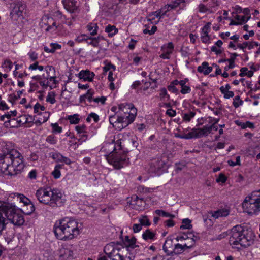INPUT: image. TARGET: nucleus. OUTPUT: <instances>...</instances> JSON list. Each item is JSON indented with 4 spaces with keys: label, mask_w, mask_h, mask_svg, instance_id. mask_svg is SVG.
I'll return each instance as SVG.
<instances>
[{
    "label": "nucleus",
    "mask_w": 260,
    "mask_h": 260,
    "mask_svg": "<svg viewBox=\"0 0 260 260\" xmlns=\"http://www.w3.org/2000/svg\"><path fill=\"white\" fill-rule=\"evenodd\" d=\"M35 209L34 204L30 202L26 205H23L21 210L24 214L30 215L35 211Z\"/></svg>",
    "instance_id": "obj_26"
},
{
    "label": "nucleus",
    "mask_w": 260,
    "mask_h": 260,
    "mask_svg": "<svg viewBox=\"0 0 260 260\" xmlns=\"http://www.w3.org/2000/svg\"><path fill=\"white\" fill-rule=\"evenodd\" d=\"M44 69H45L46 72V75H50L52 73H55V69L51 66H47Z\"/></svg>",
    "instance_id": "obj_63"
},
{
    "label": "nucleus",
    "mask_w": 260,
    "mask_h": 260,
    "mask_svg": "<svg viewBox=\"0 0 260 260\" xmlns=\"http://www.w3.org/2000/svg\"><path fill=\"white\" fill-rule=\"evenodd\" d=\"M24 168L23 157L16 149H12L0 157V172L5 175H16Z\"/></svg>",
    "instance_id": "obj_1"
},
{
    "label": "nucleus",
    "mask_w": 260,
    "mask_h": 260,
    "mask_svg": "<svg viewBox=\"0 0 260 260\" xmlns=\"http://www.w3.org/2000/svg\"><path fill=\"white\" fill-rule=\"evenodd\" d=\"M192 228L191 220L188 218L184 219L182 221V225L180 226L181 229H190Z\"/></svg>",
    "instance_id": "obj_36"
},
{
    "label": "nucleus",
    "mask_w": 260,
    "mask_h": 260,
    "mask_svg": "<svg viewBox=\"0 0 260 260\" xmlns=\"http://www.w3.org/2000/svg\"><path fill=\"white\" fill-rule=\"evenodd\" d=\"M78 114H74L73 115H70L68 116V120L70 121L71 124H77L79 122L80 118Z\"/></svg>",
    "instance_id": "obj_40"
},
{
    "label": "nucleus",
    "mask_w": 260,
    "mask_h": 260,
    "mask_svg": "<svg viewBox=\"0 0 260 260\" xmlns=\"http://www.w3.org/2000/svg\"><path fill=\"white\" fill-rule=\"evenodd\" d=\"M118 29L114 25H108L105 28V32L108 34V36L111 37L118 32Z\"/></svg>",
    "instance_id": "obj_31"
},
{
    "label": "nucleus",
    "mask_w": 260,
    "mask_h": 260,
    "mask_svg": "<svg viewBox=\"0 0 260 260\" xmlns=\"http://www.w3.org/2000/svg\"><path fill=\"white\" fill-rule=\"evenodd\" d=\"M35 196L40 203L52 208L62 207L67 201L66 196L57 188L41 187L36 191Z\"/></svg>",
    "instance_id": "obj_4"
},
{
    "label": "nucleus",
    "mask_w": 260,
    "mask_h": 260,
    "mask_svg": "<svg viewBox=\"0 0 260 260\" xmlns=\"http://www.w3.org/2000/svg\"><path fill=\"white\" fill-rule=\"evenodd\" d=\"M175 244L173 239L170 237L167 238L163 245V250L167 255H173V252H174Z\"/></svg>",
    "instance_id": "obj_16"
},
{
    "label": "nucleus",
    "mask_w": 260,
    "mask_h": 260,
    "mask_svg": "<svg viewBox=\"0 0 260 260\" xmlns=\"http://www.w3.org/2000/svg\"><path fill=\"white\" fill-rule=\"evenodd\" d=\"M126 250L121 245L111 242L104 247V252L109 260H134V253L128 254Z\"/></svg>",
    "instance_id": "obj_5"
},
{
    "label": "nucleus",
    "mask_w": 260,
    "mask_h": 260,
    "mask_svg": "<svg viewBox=\"0 0 260 260\" xmlns=\"http://www.w3.org/2000/svg\"><path fill=\"white\" fill-rule=\"evenodd\" d=\"M60 256L64 259H69L73 257V251L69 248H63L60 249Z\"/></svg>",
    "instance_id": "obj_23"
},
{
    "label": "nucleus",
    "mask_w": 260,
    "mask_h": 260,
    "mask_svg": "<svg viewBox=\"0 0 260 260\" xmlns=\"http://www.w3.org/2000/svg\"><path fill=\"white\" fill-rule=\"evenodd\" d=\"M108 162L112 165L115 169H120L127 164L128 159L125 154L114 153L107 157Z\"/></svg>",
    "instance_id": "obj_8"
},
{
    "label": "nucleus",
    "mask_w": 260,
    "mask_h": 260,
    "mask_svg": "<svg viewBox=\"0 0 260 260\" xmlns=\"http://www.w3.org/2000/svg\"><path fill=\"white\" fill-rule=\"evenodd\" d=\"M44 68L42 66L39 65V63L38 61H36L33 64H31L29 67V69L31 70H35L38 69L40 71H43Z\"/></svg>",
    "instance_id": "obj_50"
},
{
    "label": "nucleus",
    "mask_w": 260,
    "mask_h": 260,
    "mask_svg": "<svg viewBox=\"0 0 260 260\" xmlns=\"http://www.w3.org/2000/svg\"><path fill=\"white\" fill-rule=\"evenodd\" d=\"M157 12L156 11L155 12H152L150 13L149 16L147 17V20L151 22V23H158L160 19L161 18V17H158L156 15V13Z\"/></svg>",
    "instance_id": "obj_27"
},
{
    "label": "nucleus",
    "mask_w": 260,
    "mask_h": 260,
    "mask_svg": "<svg viewBox=\"0 0 260 260\" xmlns=\"http://www.w3.org/2000/svg\"><path fill=\"white\" fill-rule=\"evenodd\" d=\"M64 8L71 13L78 11V6L75 0H63L62 1Z\"/></svg>",
    "instance_id": "obj_15"
},
{
    "label": "nucleus",
    "mask_w": 260,
    "mask_h": 260,
    "mask_svg": "<svg viewBox=\"0 0 260 260\" xmlns=\"http://www.w3.org/2000/svg\"><path fill=\"white\" fill-rule=\"evenodd\" d=\"M196 113L193 111H190L188 113H184L183 114L182 118L183 120L187 122L190 121L191 119L194 117Z\"/></svg>",
    "instance_id": "obj_42"
},
{
    "label": "nucleus",
    "mask_w": 260,
    "mask_h": 260,
    "mask_svg": "<svg viewBox=\"0 0 260 260\" xmlns=\"http://www.w3.org/2000/svg\"><path fill=\"white\" fill-rule=\"evenodd\" d=\"M15 6L11 11L10 13V15L12 17L16 15L18 17H19L22 15V11L21 10L20 7H22V2H17L14 3Z\"/></svg>",
    "instance_id": "obj_20"
},
{
    "label": "nucleus",
    "mask_w": 260,
    "mask_h": 260,
    "mask_svg": "<svg viewBox=\"0 0 260 260\" xmlns=\"http://www.w3.org/2000/svg\"><path fill=\"white\" fill-rule=\"evenodd\" d=\"M250 16L246 18L245 16H240L239 15H236L235 17V19L238 21V22L239 23V24L246 22L250 19Z\"/></svg>",
    "instance_id": "obj_44"
},
{
    "label": "nucleus",
    "mask_w": 260,
    "mask_h": 260,
    "mask_svg": "<svg viewBox=\"0 0 260 260\" xmlns=\"http://www.w3.org/2000/svg\"><path fill=\"white\" fill-rule=\"evenodd\" d=\"M191 134L193 138H197L202 137L204 136H208L211 133L210 128L209 125H205L203 128H193L192 129Z\"/></svg>",
    "instance_id": "obj_13"
},
{
    "label": "nucleus",
    "mask_w": 260,
    "mask_h": 260,
    "mask_svg": "<svg viewBox=\"0 0 260 260\" xmlns=\"http://www.w3.org/2000/svg\"><path fill=\"white\" fill-rule=\"evenodd\" d=\"M88 37H89L86 35L82 34L77 37L76 39V41L79 43H81L83 41H85L86 42Z\"/></svg>",
    "instance_id": "obj_62"
},
{
    "label": "nucleus",
    "mask_w": 260,
    "mask_h": 260,
    "mask_svg": "<svg viewBox=\"0 0 260 260\" xmlns=\"http://www.w3.org/2000/svg\"><path fill=\"white\" fill-rule=\"evenodd\" d=\"M75 129L78 134H79L80 133H85V131L87 130V127L85 124H82L76 126Z\"/></svg>",
    "instance_id": "obj_54"
},
{
    "label": "nucleus",
    "mask_w": 260,
    "mask_h": 260,
    "mask_svg": "<svg viewBox=\"0 0 260 260\" xmlns=\"http://www.w3.org/2000/svg\"><path fill=\"white\" fill-rule=\"evenodd\" d=\"M212 67L209 66L207 62H203L202 64L198 67V71L199 73H203L204 75H208L212 71Z\"/></svg>",
    "instance_id": "obj_19"
},
{
    "label": "nucleus",
    "mask_w": 260,
    "mask_h": 260,
    "mask_svg": "<svg viewBox=\"0 0 260 260\" xmlns=\"http://www.w3.org/2000/svg\"><path fill=\"white\" fill-rule=\"evenodd\" d=\"M220 90L221 92L224 94V98L225 99L232 98L234 95V93L233 91L230 90L225 91L224 89V86L220 87Z\"/></svg>",
    "instance_id": "obj_41"
},
{
    "label": "nucleus",
    "mask_w": 260,
    "mask_h": 260,
    "mask_svg": "<svg viewBox=\"0 0 260 260\" xmlns=\"http://www.w3.org/2000/svg\"><path fill=\"white\" fill-rule=\"evenodd\" d=\"M115 70V67L111 63H108L106 64L104 67H103V72L104 74H105V73L107 72H109L110 71H113Z\"/></svg>",
    "instance_id": "obj_52"
},
{
    "label": "nucleus",
    "mask_w": 260,
    "mask_h": 260,
    "mask_svg": "<svg viewBox=\"0 0 260 260\" xmlns=\"http://www.w3.org/2000/svg\"><path fill=\"white\" fill-rule=\"evenodd\" d=\"M162 156H158L152 159L150 162L149 170L151 172L159 174L161 170H164L166 162Z\"/></svg>",
    "instance_id": "obj_9"
},
{
    "label": "nucleus",
    "mask_w": 260,
    "mask_h": 260,
    "mask_svg": "<svg viewBox=\"0 0 260 260\" xmlns=\"http://www.w3.org/2000/svg\"><path fill=\"white\" fill-rule=\"evenodd\" d=\"M240 72L239 76L241 77L247 76L248 77H251L253 75V72L252 71H248V69L246 67L242 68Z\"/></svg>",
    "instance_id": "obj_37"
},
{
    "label": "nucleus",
    "mask_w": 260,
    "mask_h": 260,
    "mask_svg": "<svg viewBox=\"0 0 260 260\" xmlns=\"http://www.w3.org/2000/svg\"><path fill=\"white\" fill-rule=\"evenodd\" d=\"M23 91V90H19L17 92V95H16L15 94H13L10 95V101L11 102H15L17 101L18 99L20 98L21 95L22 94Z\"/></svg>",
    "instance_id": "obj_49"
},
{
    "label": "nucleus",
    "mask_w": 260,
    "mask_h": 260,
    "mask_svg": "<svg viewBox=\"0 0 260 260\" xmlns=\"http://www.w3.org/2000/svg\"><path fill=\"white\" fill-rule=\"evenodd\" d=\"M184 251L183 246L182 244L179 243L175 244L174 247V252H173V254H178L181 253Z\"/></svg>",
    "instance_id": "obj_48"
},
{
    "label": "nucleus",
    "mask_w": 260,
    "mask_h": 260,
    "mask_svg": "<svg viewBox=\"0 0 260 260\" xmlns=\"http://www.w3.org/2000/svg\"><path fill=\"white\" fill-rule=\"evenodd\" d=\"M155 212L157 215L162 217H169L170 218H174L175 217V215L168 213L162 210H156Z\"/></svg>",
    "instance_id": "obj_35"
},
{
    "label": "nucleus",
    "mask_w": 260,
    "mask_h": 260,
    "mask_svg": "<svg viewBox=\"0 0 260 260\" xmlns=\"http://www.w3.org/2000/svg\"><path fill=\"white\" fill-rule=\"evenodd\" d=\"M175 9L171 5V4H168L165 5L164 6L161 7V9L157 10V12L156 14L158 15V17H161V18L164 17L165 15H166L167 13L171 10Z\"/></svg>",
    "instance_id": "obj_21"
},
{
    "label": "nucleus",
    "mask_w": 260,
    "mask_h": 260,
    "mask_svg": "<svg viewBox=\"0 0 260 260\" xmlns=\"http://www.w3.org/2000/svg\"><path fill=\"white\" fill-rule=\"evenodd\" d=\"M43 77L45 80L49 79L50 81H52L55 84L57 83V81L56 80V76L55 75V74H54L53 76H51V75H45L44 74Z\"/></svg>",
    "instance_id": "obj_58"
},
{
    "label": "nucleus",
    "mask_w": 260,
    "mask_h": 260,
    "mask_svg": "<svg viewBox=\"0 0 260 260\" xmlns=\"http://www.w3.org/2000/svg\"><path fill=\"white\" fill-rule=\"evenodd\" d=\"M174 48V45L172 42H169L167 45H163L161 48L162 53L159 56L162 59H170V55L172 53Z\"/></svg>",
    "instance_id": "obj_14"
},
{
    "label": "nucleus",
    "mask_w": 260,
    "mask_h": 260,
    "mask_svg": "<svg viewBox=\"0 0 260 260\" xmlns=\"http://www.w3.org/2000/svg\"><path fill=\"white\" fill-rule=\"evenodd\" d=\"M46 141L51 144H55L57 143V140L55 137L53 135L48 136L46 138Z\"/></svg>",
    "instance_id": "obj_56"
},
{
    "label": "nucleus",
    "mask_w": 260,
    "mask_h": 260,
    "mask_svg": "<svg viewBox=\"0 0 260 260\" xmlns=\"http://www.w3.org/2000/svg\"><path fill=\"white\" fill-rule=\"evenodd\" d=\"M135 110H132V113L129 114L128 116L119 114V125L117 128L122 129L126 127L129 124L132 123L135 119Z\"/></svg>",
    "instance_id": "obj_10"
},
{
    "label": "nucleus",
    "mask_w": 260,
    "mask_h": 260,
    "mask_svg": "<svg viewBox=\"0 0 260 260\" xmlns=\"http://www.w3.org/2000/svg\"><path fill=\"white\" fill-rule=\"evenodd\" d=\"M51 126L52 127L53 132L54 133H60L62 132V128L56 123L51 124Z\"/></svg>",
    "instance_id": "obj_60"
},
{
    "label": "nucleus",
    "mask_w": 260,
    "mask_h": 260,
    "mask_svg": "<svg viewBox=\"0 0 260 260\" xmlns=\"http://www.w3.org/2000/svg\"><path fill=\"white\" fill-rule=\"evenodd\" d=\"M229 243L233 248L239 250L247 247L253 243L255 235L251 230L240 225L234 226L229 232Z\"/></svg>",
    "instance_id": "obj_3"
},
{
    "label": "nucleus",
    "mask_w": 260,
    "mask_h": 260,
    "mask_svg": "<svg viewBox=\"0 0 260 260\" xmlns=\"http://www.w3.org/2000/svg\"><path fill=\"white\" fill-rule=\"evenodd\" d=\"M3 213L1 208L0 210V234H1L2 232L6 229V226L7 224V220L3 216Z\"/></svg>",
    "instance_id": "obj_33"
},
{
    "label": "nucleus",
    "mask_w": 260,
    "mask_h": 260,
    "mask_svg": "<svg viewBox=\"0 0 260 260\" xmlns=\"http://www.w3.org/2000/svg\"><path fill=\"white\" fill-rule=\"evenodd\" d=\"M94 93V91L91 89H88L87 90V92L85 93L86 98L88 99V100L89 102H92L93 99H94V98H93V95Z\"/></svg>",
    "instance_id": "obj_55"
},
{
    "label": "nucleus",
    "mask_w": 260,
    "mask_h": 260,
    "mask_svg": "<svg viewBox=\"0 0 260 260\" xmlns=\"http://www.w3.org/2000/svg\"><path fill=\"white\" fill-rule=\"evenodd\" d=\"M82 224L77 220L69 217H64L57 221L53 228L54 233L58 239L72 240L80 233Z\"/></svg>",
    "instance_id": "obj_2"
},
{
    "label": "nucleus",
    "mask_w": 260,
    "mask_h": 260,
    "mask_svg": "<svg viewBox=\"0 0 260 260\" xmlns=\"http://www.w3.org/2000/svg\"><path fill=\"white\" fill-rule=\"evenodd\" d=\"M2 211L7 217V219L15 225L20 226L24 223V219L23 215L15 206L6 204L2 206Z\"/></svg>",
    "instance_id": "obj_7"
},
{
    "label": "nucleus",
    "mask_w": 260,
    "mask_h": 260,
    "mask_svg": "<svg viewBox=\"0 0 260 260\" xmlns=\"http://www.w3.org/2000/svg\"><path fill=\"white\" fill-rule=\"evenodd\" d=\"M236 123L237 125L240 126L241 127V128H242V129H245L247 127H248L250 128H254L253 123L250 121H246V122H240L239 121H236Z\"/></svg>",
    "instance_id": "obj_34"
},
{
    "label": "nucleus",
    "mask_w": 260,
    "mask_h": 260,
    "mask_svg": "<svg viewBox=\"0 0 260 260\" xmlns=\"http://www.w3.org/2000/svg\"><path fill=\"white\" fill-rule=\"evenodd\" d=\"M156 234L150 229L146 230L142 234V238L145 241L153 240L155 239Z\"/></svg>",
    "instance_id": "obj_22"
},
{
    "label": "nucleus",
    "mask_w": 260,
    "mask_h": 260,
    "mask_svg": "<svg viewBox=\"0 0 260 260\" xmlns=\"http://www.w3.org/2000/svg\"><path fill=\"white\" fill-rule=\"evenodd\" d=\"M135 110V116L137 115V110L132 104H121L118 105V110L117 111V113L122 115L128 116V115L132 113V110Z\"/></svg>",
    "instance_id": "obj_12"
},
{
    "label": "nucleus",
    "mask_w": 260,
    "mask_h": 260,
    "mask_svg": "<svg viewBox=\"0 0 260 260\" xmlns=\"http://www.w3.org/2000/svg\"><path fill=\"white\" fill-rule=\"evenodd\" d=\"M95 74L89 70H81L77 75V76L84 81L91 82L93 81Z\"/></svg>",
    "instance_id": "obj_17"
},
{
    "label": "nucleus",
    "mask_w": 260,
    "mask_h": 260,
    "mask_svg": "<svg viewBox=\"0 0 260 260\" xmlns=\"http://www.w3.org/2000/svg\"><path fill=\"white\" fill-rule=\"evenodd\" d=\"M143 203L142 199L139 198L137 196H134L132 198L129 204L133 208L138 210L140 207L143 206Z\"/></svg>",
    "instance_id": "obj_18"
},
{
    "label": "nucleus",
    "mask_w": 260,
    "mask_h": 260,
    "mask_svg": "<svg viewBox=\"0 0 260 260\" xmlns=\"http://www.w3.org/2000/svg\"><path fill=\"white\" fill-rule=\"evenodd\" d=\"M229 214V210L226 209H222L218 210L213 214V216L216 218H218L220 217H225Z\"/></svg>",
    "instance_id": "obj_28"
},
{
    "label": "nucleus",
    "mask_w": 260,
    "mask_h": 260,
    "mask_svg": "<svg viewBox=\"0 0 260 260\" xmlns=\"http://www.w3.org/2000/svg\"><path fill=\"white\" fill-rule=\"evenodd\" d=\"M20 118L24 119V123L32 122L34 120V118L32 116L29 115L21 116Z\"/></svg>",
    "instance_id": "obj_57"
},
{
    "label": "nucleus",
    "mask_w": 260,
    "mask_h": 260,
    "mask_svg": "<svg viewBox=\"0 0 260 260\" xmlns=\"http://www.w3.org/2000/svg\"><path fill=\"white\" fill-rule=\"evenodd\" d=\"M180 52L182 56L185 57H188L190 55L189 48L188 47H182L180 50Z\"/></svg>",
    "instance_id": "obj_61"
},
{
    "label": "nucleus",
    "mask_w": 260,
    "mask_h": 260,
    "mask_svg": "<svg viewBox=\"0 0 260 260\" xmlns=\"http://www.w3.org/2000/svg\"><path fill=\"white\" fill-rule=\"evenodd\" d=\"M242 208L248 214L257 215L260 212V190L247 196L242 203Z\"/></svg>",
    "instance_id": "obj_6"
},
{
    "label": "nucleus",
    "mask_w": 260,
    "mask_h": 260,
    "mask_svg": "<svg viewBox=\"0 0 260 260\" xmlns=\"http://www.w3.org/2000/svg\"><path fill=\"white\" fill-rule=\"evenodd\" d=\"M185 0H171V2L170 4L173 7L174 9H176L177 7L180 6L181 4H182V6H181L180 10H183L186 7V5L185 4Z\"/></svg>",
    "instance_id": "obj_32"
},
{
    "label": "nucleus",
    "mask_w": 260,
    "mask_h": 260,
    "mask_svg": "<svg viewBox=\"0 0 260 260\" xmlns=\"http://www.w3.org/2000/svg\"><path fill=\"white\" fill-rule=\"evenodd\" d=\"M106 100V98L105 96H101V97H98L95 98L94 99H93V101L94 102L96 103H100L101 104H104L105 103V101Z\"/></svg>",
    "instance_id": "obj_64"
},
{
    "label": "nucleus",
    "mask_w": 260,
    "mask_h": 260,
    "mask_svg": "<svg viewBox=\"0 0 260 260\" xmlns=\"http://www.w3.org/2000/svg\"><path fill=\"white\" fill-rule=\"evenodd\" d=\"M159 96L161 100L167 101L170 99V96L167 93V91L165 88H162L160 90Z\"/></svg>",
    "instance_id": "obj_38"
},
{
    "label": "nucleus",
    "mask_w": 260,
    "mask_h": 260,
    "mask_svg": "<svg viewBox=\"0 0 260 260\" xmlns=\"http://www.w3.org/2000/svg\"><path fill=\"white\" fill-rule=\"evenodd\" d=\"M136 238L135 237H133L129 239L128 236H125L124 243L125 246L124 248L126 249V252L128 254L132 253H134V258L137 253V250L135 248L139 247V246L136 245Z\"/></svg>",
    "instance_id": "obj_11"
},
{
    "label": "nucleus",
    "mask_w": 260,
    "mask_h": 260,
    "mask_svg": "<svg viewBox=\"0 0 260 260\" xmlns=\"http://www.w3.org/2000/svg\"><path fill=\"white\" fill-rule=\"evenodd\" d=\"M238 56V54L236 53L231 54V57L229 59H224V61H227L229 62V64L224 68L225 71H228L230 69H233L235 67V60L236 57Z\"/></svg>",
    "instance_id": "obj_25"
},
{
    "label": "nucleus",
    "mask_w": 260,
    "mask_h": 260,
    "mask_svg": "<svg viewBox=\"0 0 260 260\" xmlns=\"http://www.w3.org/2000/svg\"><path fill=\"white\" fill-rule=\"evenodd\" d=\"M211 22H208L202 29L201 36L209 35V33L211 30Z\"/></svg>",
    "instance_id": "obj_45"
},
{
    "label": "nucleus",
    "mask_w": 260,
    "mask_h": 260,
    "mask_svg": "<svg viewBox=\"0 0 260 260\" xmlns=\"http://www.w3.org/2000/svg\"><path fill=\"white\" fill-rule=\"evenodd\" d=\"M86 43L88 45H92L94 47H99V44L95 37H89L87 38Z\"/></svg>",
    "instance_id": "obj_39"
},
{
    "label": "nucleus",
    "mask_w": 260,
    "mask_h": 260,
    "mask_svg": "<svg viewBox=\"0 0 260 260\" xmlns=\"http://www.w3.org/2000/svg\"><path fill=\"white\" fill-rule=\"evenodd\" d=\"M139 221L142 225L149 226L150 225L149 220L146 216H142L139 218Z\"/></svg>",
    "instance_id": "obj_47"
},
{
    "label": "nucleus",
    "mask_w": 260,
    "mask_h": 260,
    "mask_svg": "<svg viewBox=\"0 0 260 260\" xmlns=\"http://www.w3.org/2000/svg\"><path fill=\"white\" fill-rule=\"evenodd\" d=\"M119 114L116 112V113L113 115L110 116L109 118L110 123L113 125V127H116V124L119 125Z\"/></svg>",
    "instance_id": "obj_30"
},
{
    "label": "nucleus",
    "mask_w": 260,
    "mask_h": 260,
    "mask_svg": "<svg viewBox=\"0 0 260 260\" xmlns=\"http://www.w3.org/2000/svg\"><path fill=\"white\" fill-rule=\"evenodd\" d=\"M53 158L56 159L58 161L64 162L67 165H70L71 164V160L69 158L63 156L59 153H57L53 155Z\"/></svg>",
    "instance_id": "obj_24"
},
{
    "label": "nucleus",
    "mask_w": 260,
    "mask_h": 260,
    "mask_svg": "<svg viewBox=\"0 0 260 260\" xmlns=\"http://www.w3.org/2000/svg\"><path fill=\"white\" fill-rule=\"evenodd\" d=\"M175 137L177 138L184 139H190L193 138L191 132H189L187 134H175Z\"/></svg>",
    "instance_id": "obj_53"
},
{
    "label": "nucleus",
    "mask_w": 260,
    "mask_h": 260,
    "mask_svg": "<svg viewBox=\"0 0 260 260\" xmlns=\"http://www.w3.org/2000/svg\"><path fill=\"white\" fill-rule=\"evenodd\" d=\"M98 28L97 23H90L87 26V29L91 36H95L98 34Z\"/></svg>",
    "instance_id": "obj_29"
},
{
    "label": "nucleus",
    "mask_w": 260,
    "mask_h": 260,
    "mask_svg": "<svg viewBox=\"0 0 260 260\" xmlns=\"http://www.w3.org/2000/svg\"><path fill=\"white\" fill-rule=\"evenodd\" d=\"M61 168V165H57L55 167L54 171L52 172V175L54 178H59L61 175L59 169Z\"/></svg>",
    "instance_id": "obj_43"
},
{
    "label": "nucleus",
    "mask_w": 260,
    "mask_h": 260,
    "mask_svg": "<svg viewBox=\"0 0 260 260\" xmlns=\"http://www.w3.org/2000/svg\"><path fill=\"white\" fill-rule=\"evenodd\" d=\"M243 102L240 100V96L237 95L233 99V105L234 107L237 108L240 105H242Z\"/></svg>",
    "instance_id": "obj_51"
},
{
    "label": "nucleus",
    "mask_w": 260,
    "mask_h": 260,
    "mask_svg": "<svg viewBox=\"0 0 260 260\" xmlns=\"http://www.w3.org/2000/svg\"><path fill=\"white\" fill-rule=\"evenodd\" d=\"M188 241H190V244L188 245L186 243L184 244L183 245H182L183 246V250H184L185 249H189L192 247L194 244L195 241L193 238L191 239H188Z\"/></svg>",
    "instance_id": "obj_59"
},
{
    "label": "nucleus",
    "mask_w": 260,
    "mask_h": 260,
    "mask_svg": "<svg viewBox=\"0 0 260 260\" xmlns=\"http://www.w3.org/2000/svg\"><path fill=\"white\" fill-rule=\"evenodd\" d=\"M15 196H17V198L19 199L20 202L24 203V205H26L28 204V203L30 202V200L27 198L22 194L17 193L15 194Z\"/></svg>",
    "instance_id": "obj_46"
}]
</instances>
